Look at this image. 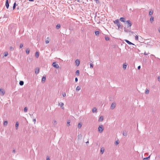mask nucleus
Here are the masks:
<instances>
[{
	"instance_id": "1",
	"label": "nucleus",
	"mask_w": 160,
	"mask_h": 160,
	"mask_svg": "<svg viewBox=\"0 0 160 160\" xmlns=\"http://www.w3.org/2000/svg\"><path fill=\"white\" fill-rule=\"evenodd\" d=\"M98 131L99 132H103L104 129L103 126L102 125H99L98 127Z\"/></svg>"
},
{
	"instance_id": "2",
	"label": "nucleus",
	"mask_w": 160,
	"mask_h": 160,
	"mask_svg": "<svg viewBox=\"0 0 160 160\" xmlns=\"http://www.w3.org/2000/svg\"><path fill=\"white\" fill-rule=\"evenodd\" d=\"M125 24L126 23L127 24V28H130L131 27V26L132 25V23L129 20H127Z\"/></svg>"
},
{
	"instance_id": "3",
	"label": "nucleus",
	"mask_w": 160,
	"mask_h": 160,
	"mask_svg": "<svg viewBox=\"0 0 160 160\" xmlns=\"http://www.w3.org/2000/svg\"><path fill=\"white\" fill-rule=\"evenodd\" d=\"M52 65L53 67L57 68H59V65L55 62H53L52 63Z\"/></svg>"
},
{
	"instance_id": "4",
	"label": "nucleus",
	"mask_w": 160,
	"mask_h": 160,
	"mask_svg": "<svg viewBox=\"0 0 160 160\" xmlns=\"http://www.w3.org/2000/svg\"><path fill=\"white\" fill-rule=\"evenodd\" d=\"M128 29H126V28H124V31L125 32H131V28H128ZM131 32L132 33H133V32Z\"/></svg>"
},
{
	"instance_id": "5",
	"label": "nucleus",
	"mask_w": 160,
	"mask_h": 160,
	"mask_svg": "<svg viewBox=\"0 0 160 160\" xmlns=\"http://www.w3.org/2000/svg\"><path fill=\"white\" fill-rule=\"evenodd\" d=\"M5 5L7 9H8L9 7V3L8 2V0H6Z\"/></svg>"
},
{
	"instance_id": "6",
	"label": "nucleus",
	"mask_w": 160,
	"mask_h": 160,
	"mask_svg": "<svg viewBox=\"0 0 160 160\" xmlns=\"http://www.w3.org/2000/svg\"><path fill=\"white\" fill-rule=\"evenodd\" d=\"M125 41L128 44L133 45H135V44H134L132 43V42H130V41L127 40H125Z\"/></svg>"
},
{
	"instance_id": "7",
	"label": "nucleus",
	"mask_w": 160,
	"mask_h": 160,
	"mask_svg": "<svg viewBox=\"0 0 160 160\" xmlns=\"http://www.w3.org/2000/svg\"><path fill=\"white\" fill-rule=\"evenodd\" d=\"M75 62L76 63V65L77 66H78L79 65L80 63V61L78 59H76L75 61Z\"/></svg>"
},
{
	"instance_id": "8",
	"label": "nucleus",
	"mask_w": 160,
	"mask_h": 160,
	"mask_svg": "<svg viewBox=\"0 0 160 160\" xmlns=\"http://www.w3.org/2000/svg\"><path fill=\"white\" fill-rule=\"evenodd\" d=\"M50 41V39L49 37H47L45 40V43L46 44L48 43Z\"/></svg>"
},
{
	"instance_id": "9",
	"label": "nucleus",
	"mask_w": 160,
	"mask_h": 160,
	"mask_svg": "<svg viewBox=\"0 0 160 160\" xmlns=\"http://www.w3.org/2000/svg\"><path fill=\"white\" fill-rule=\"evenodd\" d=\"M5 93V91L4 90L0 89V93L2 94V95H3Z\"/></svg>"
},
{
	"instance_id": "10",
	"label": "nucleus",
	"mask_w": 160,
	"mask_h": 160,
	"mask_svg": "<svg viewBox=\"0 0 160 160\" xmlns=\"http://www.w3.org/2000/svg\"><path fill=\"white\" fill-rule=\"evenodd\" d=\"M35 73L36 74H37L39 72V68H37L35 69Z\"/></svg>"
},
{
	"instance_id": "11",
	"label": "nucleus",
	"mask_w": 160,
	"mask_h": 160,
	"mask_svg": "<svg viewBox=\"0 0 160 160\" xmlns=\"http://www.w3.org/2000/svg\"><path fill=\"white\" fill-rule=\"evenodd\" d=\"M116 104L115 103H112L111 104V109H113L115 107Z\"/></svg>"
},
{
	"instance_id": "12",
	"label": "nucleus",
	"mask_w": 160,
	"mask_h": 160,
	"mask_svg": "<svg viewBox=\"0 0 160 160\" xmlns=\"http://www.w3.org/2000/svg\"><path fill=\"white\" fill-rule=\"evenodd\" d=\"M120 20L122 22H125V19L124 18L121 17L120 18Z\"/></svg>"
},
{
	"instance_id": "13",
	"label": "nucleus",
	"mask_w": 160,
	"mask_h": 160,
	"mask_svg": "<svg viewBox=\"0 0 160 160\" xmlns=\"http://www.w3.org/2000/svg\"><path fill=\"white\" fill-rule=\"evenodd\" d=\"M103 119V117L102 116H101L99 117V118L98 119V121L99 122H102V121Z\"/></svg>"
},
{
	"instance_id": "14",
	"label": "nucleus",
	"mask_w": 160,
	"mask_h": 160,
	"mask_svg": "<svg viewBox=\"0 0 160 160\" xmlns=\"http://www.w3.org/2000/svg\"><path fill=\"white\" fill-rule=\"evenodd\" d=\"M97 108L96 107H94L92 109V112L93 113L96 112H97Z\"/></svg>"
},
{
	"instance_id": "15",
	"label": "nucleus",
	"mask_w": 160,
	"mask_h": 160,
	"mask_svg": "<svg viewBox=\"0 0 160 160\" xmlns=\"http://www.w3.org/2000/svg\"><path fill=\"white\" fill-rule=\"evenodd\" d=\"M105 151V149L104 148H102L100 150V152L102 154Z\"/></svg>"
},
{
	"instance_id": "16",
	"label": "nucleus",
	"mask_w": 160,
	"mask_h": 160,
	"mask_svg": "<svg viewBox=\"0 0 160 160\" xmlns=\"http://www.w3.org/2000/svg\"><path fill=\"white\" fill-rule=\"evenodd\" d=\"M127 66V64L126 63H123V68L124 69H125L126 68Z\"/></svg>"
},
{
	"instance_id": "17",
	"label": "nucleus",
	"mask_w": 160,
	"mask_h": 160,
	"mask_svg": "<svg viewBox=\"0 0 160 160\" xmlns=\"http://www.w3.org/2000/svg\"><path fill=\"white\" fill-rule=\"evenodd\" d=\"M18 126H19V123L18 122H17L16 123V124H15V127H16V130H17L18 128Z\"/></svg>"
},
{
	"instance_id": "18",
	"label": "nucleus",
	"mask_w": 160,
	"mask_h": 160,
	"mask_svg": "<svg viewBox=\"0 0 160 160\" xmlns=\"http://www.w3.org/2000/svg\"><path fill=\"white\" fill-rule=\"evenodd\" d=\"M60 27H61L60 24H58L56 26V28L57 29H58L60 28Z\"/></svg>"
},
{
	"instance_id": "19",
	"label": "nucleus",
	"mask_w": 160,
	"mask_h": 160,
	"mask_svg": "<svg viewBox=\"0 0 160 160\" xmlns=\"http://www.w3.org/2000/svg\"><path fill=\"white\" fill-rule=\"evenodd\" d=\"M119 20L117 19L115 21H114V22L115 24H117L119 22Z\"/></svg>"
},
{
	"instance_id": "20",
	"label": "nucleus",
	"mask_w": 160,
	"mask_h": 160,
	"mask_svg": "<svg viewBox=\"0 0 160 160\" xmlns=\"http://www.w3.org/2000/svg\"><path fill=\"white\" fill-rule=\"evenodd\" d=\"M46 79V77L45 76H43L42 78V82H45Z\"/></svg>"
},
{
	"instance_id": "21",
	"label": "nucleus",
	"mask_w": 160,
	"mask_h": 160,
	"mask_svg": "<svg viewBox=\"0 0 160 160\" xmlns=\"http://www.w3.org/2000/svg\"><path fill=\"white\" fill-rule=\"evenodd\" d=\"M153 10L152 9H151L149 12V15L150 16H151L153 14Z\"/></svg>"
},
{
	"instance_id": "22",
	"label": "nucleus",
	"mask_w": 160,
	"mask_h": 160,
	"mask_svg": "<svg viewBox=\"0 0 160 160\" xmlns=\"http://www.w3.org/2000/svg\"><path fill=\"white\" fill-rule=\"evenodd\" d=\"M26 52L27 54H28L30 52V50L29 48H28L26 49Z\"/></svg>"
},
{
	"instance_id": "23",
	"label": "nucleus",
	"mask_w": 160,
	"mask_h": 160,
	"mask_svg": "<svg viewBox=\"0 0 160 160\" xmlns=\"http://www.w3.org/2000/svg\"><path fill=\"white\" fill-rule=\"evenodd\" d=\"M154 20V18L152 16H151L150 18V21H151V22L152 23L153 21Z\"/></svg>"
},
{
	"instance_id": "24",
	"label": "nucleus",
	"mask_w": 160,
	"mask_h": 160,
	"mask_svg": "<svg viewBox=\"0 0 160 160\" xmlns=\"http://www.w3.org/2000/svg\"><path fill=\"white\" fill-rule=\"evenodd\" d=\"M82 126V124L80 123H78V127L79 128H81Z\"/></svg>"
},
{
	"instance_id": "25",
	"label": "nucleus",
	"mask_w": 160,
	"mask_h": 160,
	"mask_svg": "<svg viewBox=\"0 0 160 160\" xmlns=\"http://www.w3.org/2000/svg\"><path fill=\"white\" fill-rule=\"evenodd\" d=\"M19 84L21 85V86H22L24 84V82L23 81H20V82H19Z\"/></svg>"
},
{
	"instance_id": "26",
	"label": "nucleus",
	"mask_w": 160,
	"mask_h": 160,
	"mask_svg": "<svg viewBox=\"0 0 160 160\" xmlns=\"http://www.w3.org/2000/svg\"><path fill=\"white\" fill-rule=\"evenodd\" d=\"M81 89V87L79 86H78L76 88V91H78Z\"/></svg>"
},
{
	"instance_id": "27",
	"label": "nucleus",
	"mask_w": 160,
	"mask_h": 160,
	"mask_svg": "<svg viewBox=\"0 0 160 160\" xmlns=\"http://www.w3.org/2000/svg\"><path fill=\"white\" fill-rule=\"evenodd\" d=\"M95 34L96 35L98 36L99 35V32L98 31H96L95 32Z\"/></svg>"
},
{
	"instance_id": "28",
	"label": "nucleus",
	"mask_w": 160,
	"mask_h": 160,
	"mask_svg": "<svg viewBox=\"0 0 160 160\" xmlns=\"http://www.w3.org/2000/svg\"><path fill=\"white\" fill-rule=\"evenodd\" d=\"M35 56L37 58H38L39 57V53L38 52H37L35 53Z\"/></svg>"
},
{
	"instance_id": "29",
	"label": "nucleus",
	"mask_w": 160,
	"mask_h": 160,
	"mask_svg": "<svg viewBox=\"0 0 160 160\" xmlns=\"http://www.w3.org/2000/svg\"><path fill=\"white\" fill-rule=\"evenodd\" d=\"M150 157V156H149L148 157L145 158L143 159V160H149Z\"/></svg>"
},
{
	"instance_id": "30",
	"label": "nucleus",
	"mask_w": 160,
	"mask_h": 160,
	"mask_svg": "<svg viewBox=\"0 0 160 160\" xmlns=\"http://www.w3.org/2000/svg\"><path fill=\"white\" fill-rule=\"evenodd\" d=\"M76 73L78 76L79 75V70H77L76 72Z\"/></svg>"
},
{
	"instance_id": "31",
	"label": "nucleus",
	"mask_w": 160,
	"mask_h": 160,
	"mask_svg": "<svg viewBox=\"0 0 160 160\" xmlns=\"http://www.w3.org/2000/svg\"><path fill=\"white\" fill-rule=\"evenodd\" d=\"M8 121H5L4 122L3 125L4 126H7L8 124Z\"/></svg>"
},
{
	"instance_id": "32",
	"label": "nucleus",
	"mask_w": 160,
	"mask_h": 160,
	"mask_svg": "<svg viewBox=\"0 0 160 160\" xmlns=\"http://www.w3.org/2000/svg\"><path fill=\"white\" fill-rule=\"evenodd\" d=\"M123 135L126 136L127 135V132L126 131H124L123 132Z\"/></svg>"
},
{
	"instance_id": "33",
	"label": "nucleus",
	"mask_w": 160,
	"mask_h": 160,
	"mask_svg": "<svg viewBox=\"0 0 160 160\" xmlns=\"http://www.w3.org/2000/svg\"><path fill=\"white\" fill-rule=\"evenodd\" d=\"M16 3L15 2L14 3L13 5V10L15 9V8H16Z\"/></svg>"
},
{
	"instance_id": "34",
	"label": "nucleus",
	"mask_w": 160,
	"mask_h": 160,
	"mask_svg": "<svg viewBox=\"0 0 160 160\" xmlns=\"http://www.w3.org/2000/svg\"><path fill=\"white\" fill-rule=\"evenodd\" d=\"M117 25L118 26V28H120L121 25L119 22L118 24H117Z\"/></svg>"
},
{
	"instance_id": "35",
	"label": "nucleus",
	"mask_w": 160,
	"mask_h": 160,
	"mask_svg": "<svg viewBox=\"0 0 160 160\" xmlns=\"http://www.w3.org/2000/svg\"><path fill=\"white\" fill-rule=\"evenodd\" d=\"M149 93V90L148 89H146L145 91V93L147 94H148Z\"/></svg>"
},
{
	"instance_id": "36",
	"label": "nucleus",
	"mask_w": 160,
	"mask_h": 160,
	"mask_svg": "<svg viewBox=\"0 0 160 160\" xmlns=\"http://www.w3.org/2000/svg\"><path fill=\"white\" fill-rule=\"evenodd\" d=\"M105 39L106 41H108L109 40V38L108 37H105Z\"/></svg>"
},
{
	"instance_id": "37",
	"label": "nucleus",
	"mask_w": 160,
	"mask_h": 160,
	"mask_svg": "<svg viewBox=\"0 0 160 160\" xmlns=\"http://www.w3.org/2000/svg\"><path fill=\"white\" fill-rule=\"evenodd\" d=\"M62 95L63 97H65L66 96V94L65 92H63L62 93Z\"/></svg>"
},
{
	"instance_id": "38",
	"label": "nucleus",
	"mask_w": 160,
	"mask_h": 160,
	"mask_svg": "<svg viewBox=\"0 0 160 160\" xmlns=\"http://www.w3.org/2000/svg\"><path fill=\"white\" fill-rule=\"evenodd\" d=\"M27 107H25L24 108V112H27Z\"/></svg>"
},
{
	"instance_id": "39",
	"label": "nucleus",
	"mask_w": 160,
	"mask_h": 160,
	"mask_svg": "<svg viewBox=\"0 0 160 160\" xmlns=\"http://www.w3.org/2000/svg\"><path fill=\"white\" fill-rule=\"evenodd\" d=\"M8 55V53L7 52H5L4 53V56L6 57Z\"/></svg>"
},
{
	"instance_id": "40",
	"label": "nucleus",
	"mask_w": 160,
	"mask_h": 160,
	"mask_svg": "<svg viewBox=\"0 0 160 160\" xmlns=\"http://www.w3.org/2000/svg\"><path fill=\"white\" fill-rule=\"evenodd\" d=\"M96 2L97 4H98L99 3V0H94Z\"/></svg>"
},
{
	"instance_id": "41",
	"label": "nucleus",
	"mask_w": 160,
	"mask_h": 160,
	"mask_svg": "<svg viewBox=\"0 0 160 160\" xmlns=\"http://www.w3.org/2000/svg\"><path fill=\"white\" fill-rule=\"evenodd\" d=\"M93 68V64L91 63L90 64V68Z\"/></svg>"
},
{
	"instance_id": "42",
	"label": "nucleus",
	"mask_w": 160,
	"mask_h": 160,
	"mask_svg": "<svg viewBox=\"0 0 160 160\" xmlns=\"http://www.w3.org/2000/svg\"><path fill=\"white\" fill-rule=\"evenodd\" d=\"M64 105V103L62 102H61V104H60L59 106L61 107H62Z\"/></svg>"
},
{
	"instance_id": "43",
	"label": "nucleus",
	"mask_w": 160,
	"mask_h": 160,
	"mask_svg": "<svg viewBox=\"0 0 160 160\" xmlns=\"http://www.w3.org/2000/svg\"><path fill=\"white\" fill-rule=\"evenodd\" d=\"M23 46V45L22 43H20V48H22Z\"/></svg>"
},
{
	"instance_id": "44",
	"label": "nucleus",
	"mask_w": 160,
	"mask_h": 160,
	"mask_svg": "<svg viewBox=\"0 0 160 160\" xmlns=\"http://www.w3.org/2000/svg\"><path fill=\"white\" fill-rule=\"evenodd\" d=\"M70 122L69 121V120L67 122V124H68V126H70Z\"/></svg>"
},
{
	"instance_id": "45",
	"label": "nucleus",
	"mask_w": 160,
	"mask_h": 160,
	"mask_svg": "<svg viewBox=\"0 0 160 160\" xmlns=\"http://www.w3.org/2000/svg\"><path fill=\"white\" fill-rule=\"evenodd\" d=\"M135 39L136 40H138V36L137 35H136L135 37Z\"/></svg>"
},
{
	"instance_id": "46",
	"label": "nucleus",
	"mask_w": 160,
	"mask_h": 160,
	"mask_svg": "<svg viewBox=\"0 0 160 160\" xmlns=\"http://www.w3.org/2000/svg\"><path fill=\"white\" fill-rule=\"evenodd\" d=\"M54 123H53V124L55 125L57 124V121L56 120H54L53 121Z\"/></svg>"
},
{
	"instance_id": "47",
	"label": "nucleus",
	"mask_w": 160,
	"mask_h": 160,
	"mask_svg": "<svg viewBox=\"0 0 160 160\" xmlns=\"http://www.w3.org/2000/svg\"><path fill=\"white\" fill-rule=\"evenodd\" d=\"M78 81V78H77L76 77L75 78V81L76 82H77Z\"/></svg>"
},
{
	"instance_id": "48",
	"label": "nucleus",
	"mask_w": 160,
	"mask_h": 160,
	"mask_svg": "<svg viewBox=\"0 0 160 160\" xmlns=\"http://www.w3.org/2000/svg\"><path fill=\"white\" fill-rule=\"evenodd\" d=\"M36 121V118H34V119H33V121L34 122V124L35 123Z\"/></svg>"
},
{
	"instance_id": "49",
	"label": "nucleus",
	"mask_w": 160,
	"mask_h": 160,
	"mask_svg": "<svg viewBox=\"0 0 160 160\" xmlns=\"http://www.w3.org/2000/svg\"><path fill=\"white\" fill-rule=\"evenodd\" d=\"M10 49L11 50H14V48H12V47H10Z\"/></svg>"
},
{
	"instance_id": "50",
	"label": "nucleus",
	"mask_w": 160,
	"mask_h": 160,
	"mask_svg": "<svg viewBox=\"0 0 160 160\" xmlns=\"http://www.w3.org/2000/svg\"><path fill=\"white\" fill-rule=\"evenodd\" d=\"M119 142L118 141H116L115 142V144H116V145H118L119 144Z\"/></svg>"
},
{
	"instance_id": "51",
	"label": "nucleus",
	"mask_w": 160,
	"mask_h": 160,
	"mask_svg": "<svg viewBox=\"0 0 160 160\" xmlns=\"http://www.w3.org/2000/svg\"><path fill=\"white\" fill-rule=\"evenodd\" d=\"M149 53H146V52H145L144 53V55H147Z\"/></svg>"
},
{
	"instance_id": "52",
	"label": "nucleus",
	"mask_w": 160,
	"mask_h": 160,
	"mask_svg": "<svg viewBox=\"0 0 160 160\" xmlns=\"http://www.w3.org/2000/svg\"><path fill=\"white\" fill-rule=\"evenodd\" d=\"M158 80L159 82H160V76H158Z\"/></svg>"
},
{
	"instance_id": "53",
	"label": "nucleus",
	"mask_w": 160,
	"mask_h": 160,
	"mask_svg": "<svg viewBox=\"0 0 160 160\" xmlns=\"http://www.w3.org/2000/svg\"><path fill=\"white\" fill-rule=\"evenodd\" d=\"M141 68V66H139L138 67V69L139 70Z\"/></svg>"
},
{
	"instance_id": "54",
	"label": "nucleus",
	"mask_w": 160,
	"mask_h": 160,
	"mask_svg": "<svg viewBox=\"0 0 160 160\" xmlns=\"http://www.w3.org/2000/svg\"><path fill=\"white\" fill-rule=\"evenodd\" d=\"M46 160H50L49 158V157H47V158Z\"/></svg>"
},
{
	"instance_id": "55",
	"label": "nucleus",
	"mask_w": 160,
	"mask_h": 160,
	"mask_svg": "<svg viewBox=\"0 0 160 160\" xmlns=\"http://www.w3.org/2000/svg\"><path fill=\"white\" fill-rule=\"evenodd\" d=\"M15 150H13V151H12V152L13 153H15Z\"/></svg>"
},
{
	"instance_id": "56",
	"label": "nucleus",
	"mask_w": 160,
	"mask_h": 160,
	"mask_svg": "<svg viewBox=\"0 0 160 160\" xmlns=\"http://www.w3.org/2000/svg\"><path fill=\"white\" fill-rule=\"evenodd\" d=\"M30 2H33L34 1V0H28Z\"/></svg>"
},
{
	"instance_id": "57",
	"label": "nucleus",
	"mask_w": 160,
	"mask_h": 160,
	"mask_svg": "<svg viewBox=\"0 0 160 160\" xmlns=\"http://www.w3.org/2000/svg\"><path fill=\"white\" fill-rule=\"evenodd\" d=\"M77 1L78 2H80V0H77Z\"/></svg>"
},
{
	"instance_id": "58",
	"label": "nucleus",
	"mask_w": 160,
	"mask_h": 160,
	"mask_svg": "<svg viewBox=\"0 0 160 160\" xmlns=\"http://www.w3.org/2000/svg\"><path fill=\"white\" fill-rule=\"evenodd\" d=\"M17 9H19V8L18 7L17 8Z\"/></svg>"
},
{
	"instance_id": "59",
	"label": "nucleus",
	"mask_w": 160,
	"mask_h": 160,
	"mask_svg": "<svg viewBox=\"0 0 160 160\" xmlns=\"http://www.w3.org/2000/svg\"><path fill=\"white\" fill-rule=\"evenodd\" d=\"M80 136H81V134H80V135H78V137H79H79H80Z\"/></svg>"
},
{
	"instance_id": "60",
	"label": "nucleus",
	"mask_w": 160,
	"mask_h": 160,
	"mask_svg": "<svg viewBox=\"0 0 160 160\" xmlns=\"http://www.w3.org/2000/svg\"><path fill=\"white\" fill-rule=\"evenodd\" d=\"M80 136H81V134H80V135H78V137H79H79H80Z\"/></svg>"
},
{
	"instance_id": "61",
	"label": "nucleus",
	"mask_w": 160,
	"mask_h": 160,
	"mask_svg": "<svg viewBox=\"0 0 160 160\" xmlns=\"http://www.w3.org/2000/svg\"><path fill=\"white\" fill-rule=\"evenodd\" d=\"M158 31L160 32V29L158 30Z\"/></svg>"
},
{
	"instance_id": "62",
	"label": "nucleus",
	"mask_w": 160,
	"mask_h": 160,
	"mask_svg": "<svg viewBox=\"0 0 160 160\" xmlns=\"http://www.w3.org/2000/svg\"><path fill=\"white\" fill-rule=\"evenodd\" d=\"M89 142L88 141L86 142V143H88Z\"/></svg>"
},
{
	"instance_id": "63",
	"label": "nucleus",
	"mask_w": 160,
	"mask_h": 160,
	"mask_svg": "<svg viewBox=\"0 0 160 160\" xmlns=\"http://www.w3.org/2000/svg\"><path fill=\"white\" fill-rule=\"evenodd\" d=\"M62 109H64V107H62Z\"/></svg>"
}]
</instances>
